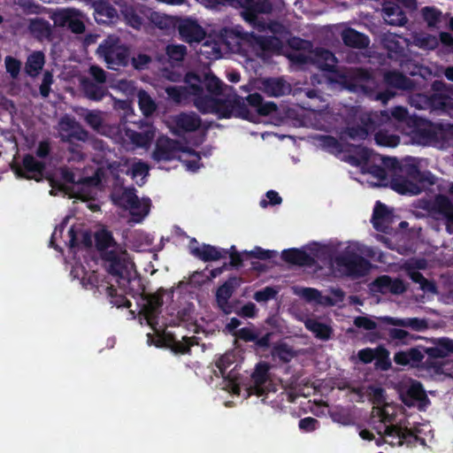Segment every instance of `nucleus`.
I'll return each mask as SVG.
<instances>
[{
  "label": "nucleus",
  "instance_id": "obj_1",
  "mask_svg": "<svg viewBox=\"0 0 453 453\" xmlns=\"http://www.w3.org/2000/svg\"><path fill=\"white\" fill-rule=\"evenodd\" d=\"M188 84L194 105L203 113H212L219 118H229L240 109L242 98L237 96L232 87L225 86L211 73L200 77L189 73L185 77Z\"/></svg>",
  "mask_w": 453,
  "mask_h": 453
},
{
  "label": "nucleus",
  "instance_id": "obj_2",
  "mask_svg": "<svg viewBox=\"0 0 453 453\" xmlns=\"http://www.w3.org/2000/svg\"><path fill=\"white\" fill-rule=\"evenodd\" d=\"M371 401L373 405L371 412V423L376 432L389 440V444L401 446L403 441L412 436V432L402 423L394 424L397 408L386 402L384 390L380 388H371Z\"/></svg>",
  "mask_w": 453,
  "mask_h": 453
},
{
  "label": "nucleus",
  "instance_id": "obj_3",
  "mask_svg": "<svg viewBox=\"0 0 453 453\" xmlns=\"http://www.w3.org/2000/svg\"><path fill=\"white\" fill-rule=\"evenodd\" d=\"M95 238L107 272L114 276L124 277L134 266L126 249L117 244L111 234L105 229L96 232Z\"/></svg>",
  "mask_w": 453,
  "mask_h": 453
},
{
  "label": "nucleus",
  "instance_id": "obj_4",
  "mask_svg": "<svg viewBox=\"0 0 453 453\" xmlns=\"http://www.w3.org/2000/svg\"><path fill=\"white\" fill-rule=\"evenodd\" d=\"M375 255L376 252L372 248L360 243H352L342 255L335 257L334 266H336L342 274L354 278L361 277L365 275L371 268V264L363 256L373 257Z\"/></svg>",
  "mask_w": 453,
  "mask_h": 453
},
{
  "label": "nucleus",
  "instance_id": "obj_5",
  "mask_svg": "<svg viewBox=\"0 0 453 453\" xmlns=\"http://www.w3.org/2000/svg\"><path fill=\"white\" fill-rule=\"evenodd\" d=\"M379 319L392 327L387 329L388 341L395 346L409 345L418 339L406 330L409 328L416 332H421L428 327L427 321L419 318H394L380 317Z\"/></svg>",
  "mask_w": 453,
  "mask_h": 453
},
{
  "label": "nucleus",
  "instance_id": "obj_6",
  "mask_svg": "<svg viewBox=\"0 0 453 453\" xmlns=\"http://www.w3.org/2000/svg\"><path fill=\"white\" fill-rule=\"evenodd\" d=\"M101 181V171L97 170L93 176L82 177L79 171L67 168L60 169V180L52 185L51 195H56L57 189L70 196L82 197L85 187L97 186Z\"/></svg>",
  "mask_w": 453,
  "mask_h": 453
},
{
  "label": "nucleus",
  "instance_id": "obj_7",
  "mask_svg": "<svg viewBox=\"0 0 453 453\" xmlns=\"http://www.w3.org/2000/svg\"><path fill=\"white\" fill-rule=\"evenodd\" d=\"M96 54L103 58L107 67L118 70L128 64L129 50L118 35H108L97 47Z\"/></svg>",
  "mask_w": 453,
  "mask_h": 453
},
{
  "label": "nucleus",
  "instance_id": "obj_8",
  "mask_svg": "<svg viewBox=\"0 0 453 453\" xmlns=\"http://www.w3.org/2000/svg\"><path fill=\"white\" fill-rule=\"evenodd\" d=\"M357 157L354 159L357 165L365 164L366 171L374 176L378 180H383L387 177L385 168L383 166L395 167V160L384 157L379 154L373 153L372 150L358 147L357 149Z\"/></svg>",
  "mask_w": 453,
  "mask_h": 453
},
{
  "label": "nucleus",
  "instance_id": "obj_9",
  "mask_svg": "<svg viewBox=\"0 0 453 453\" xmlns=\"http://www.w3.org/2000/svg\"><path fill=\"white\" fill-rule=\"evenodd\" d=\"M113 199L117 204L129 211L134 222H141L150 212V199H140L134 189H124L119 196H114Z\"/></svg>",
  "mask_w": 453,
  "mask_h": 453
},
{
  "label": "nucleus",
  "instance_id": "obj_10",
  "mask_svg": "<svg viewBox=\"0 0 453 453\" xmlns=\"http://www.w3.org/2000/svg\"><path fill=\"white\" fill-rule=\"evenodd\" d=\"M407 176L395 177L391 183L392 188L402 195H418L422 190L423 176L416 167L403 171Z\"/></svg>",
  "mask_w": 453,
  "mask_h": 453
},
{
  "label": "nucleus",
  "instance_id": "obj_11",
  "mask_svg": "<svg viewBox=\"0 0 453 453\" xmlns=\"http://www.w3.org/2000/svg\"><path fill=\"white\" fill-rule=\"evenodd\" d=\"M81 116L86 123L98 134L111 139L123 138L121 125H111L104 122L101 111H85Z\"/></svg>",
  "mask_w": 453,
  "mask_h": 453
},
{
  "label": "nucleus",
  "instance_id": "obj_12",
  "mask_svg": "<svg viewBox=\"0 0 453 453\" xmlns=\"http://www.w3.org/2000/svg\"><path fill=\"white\" fill-rule=\"evenodd\" d=\"M56 128L58 137L63 142H85L88 138V133L74 119L68 116L61 118Z\"/></svg>",
  "mask_w": 453,
  "mask_h": 453
},
{
  "label": "nucleus",
  "instance_id": "obj_13",
  "mask_svg": "<svg viewBox=\"0 0 453 453\" xmlns=\"http://www.w3.org/2000/svg\"><path fill=\"white\" fill-rule=\"evenodd\" d=\"M401 397L406 405L417 406L419 410H424L430 403L421 383L418 381L406 384L401 391Z\"/></svg>",
  "mask_w": 453,
  "mask_h": 453
},
{
  "label": "nucleus",
  "instance_id": "obj_14",
  "mask_svg": "<svg viewBox=\"0 0 453 453\" xmlns=\"http://www.w3.org/2000/svg\"><path fill=\"white\" fill-rule=\"evenodd\" d=\"M238 4L242 8V16L246 21L254 27H264V25L257 21V15L267 13L272 10L269 0H238Z\"/></svg>",
  "mask_w": 453,
  "mask_h": 453
},
{
  "label": "nucleus",
  "instance_id": "obj_15",
  "mask_svg": "<svg viewBox=\"0 0 453 453\" xmlns=\"http://www.w3.org/2000/svg\"><path fill=\"white\" fill-rule=\"evenodd\" d=\"M414 4V0H395V3L387 1L382 10L384 20L391 26H403L407 19L399 4L412 7Z\"/></svg>",
  "mask_w": 453,
  "mask_h": 453
},
{
  "label": "nucleus",
  "instance_id": "obj_16",
  "mask_svg": "<svg viewBox=\"0 0 453 453\" xmlns=\"http://www.w3.org/2000/svg\"><path fill=\"white\" fill-rule=\"evenodd\" d=\"M123 138L114 139L118 142H130L136 148H149L155 137V129L152 127H148L144 132L139 133L128 129L125 125H121Z\"/></svg>",
  "mask_w": 453,
  "mask_h": 453
},
{
  "label": "nucleus",
  "instance_id": "obj_17",
  "mask_svg": "<svg viewBox=\"0 0 453 453\" xmlns=\"http://www.w3.org/2000/svg\"><path fill=\"white\" fill-rule=\"evenodd\" d=\"M162 305V300L157 296H150L146 303L143 306L142 312L140 313L139 319L142 325L146 323L150 326L156 333H159L160 329H157V314L160 306Z\"/></svg>",
  "mask_w": 453,
  "mask_h": 453
},
{
  "label": "nucleus",
  "instance_id": "obj_18",
  "mask_svg": "<svg viewBox=\"0 0 453 453\" xmlns=\"http://www.w3.org/2000/svg\"><path fill=\"white\" fill-rule=\"evenodd\" d=\"M179 33L181 38L188 42H199L205 36L204 29L192 19H184L180 21L178 26Z\"/></svg>",
  "mask_w": 453,
  "mask_h": 453
},
{
  "label": "nucleus",
  "instance_id": "obj_19",
  "mask_svg": "<svg viewBox=\"0 0 453 453\" xmlns=\"http://www.w3.org/2000/svg\"><path fill=\"white\" fill-rule=\"evenodd\" d=\"M179 152V143L167 137H159L156 142L152 157L156 161H168L175 158Z\"/></svg>",
  "mask_w": 453,
  "mask_h": 453
},
{
  "label": "nucleus",
  "instance_id": "obj_20",
  "mask_svg": "<svg viewBox=\"0 0 453 453\" xmlns=\"http://www.w3.org/2000/svg\"><path fill=\"white\" fill-rule=\"evenodd\" d=\"M371 290L372 292L376 293H381V294H394V295H399L403 294L406 288L403 284V282L399 279L392 280L388 275H383L379 278H377L372 284H371Z\"/></svg>",
  "mask_w": 453,
  "mask_h": 453
},
{
  "label": "nucleus",
  "instance_id": "obj_21",
  "mask_svg": "<svg viewBox=\"0 0 453 453\" xmlns=\"http://www.w3.org/2000/svg\"><path fill=\"white\" fill-rule=\"evenodd\" d=\"M376 115L364 113L360 116L362 127H349L342 134V138L346 135L354 141L364 140L368 134L374 129V118Z\"/></svg>",
  "mask_w": 453,
  "mask_h": 453
},
{
  "label": "nucleus",
  "instance_id": "obj_22",
  "mask_svg": "<svg viewBox=\"0 0 453 453\" xmlns=\"http://www.w3.org/2000/svg\"><path fill=\"white\" fill-rule=\"evenodd\" d=\"M269 365L265 363L258 364L255 371L251 375V384L250 386V394H256L257 395H262L268 389V380H269Z\"/></svg>",
  "mask_w": 453,
  "mask_h": 453
},
{
  "label": "nucleus",
  "instance_id": "obj_23",
  "mask_svg": "<svg viewBox=\"0 0 453 453\" xmlns=\"http://www.w3.org/2000/svg\"><path fill=\"white\" fill-rule=\"evenodd\" d=\"M43 164L37 161L33 156H26L23 159V167L16 168L18 176L27 179H35L39 180L42 175Z\"/></svg>",
  "mask_w": 453,
  "mask_h": 453
},
{
  "label": "nucleus",
  "instance_id": "obj_24",
  "mask_svg": "<svg viewBox=\"0 0 453 453\" xmlns=\"http://www.w3.org/2000/svg\"><path fill=\"white\" fill-rule=\"evenodd\" d=\"M247 42L257 56H261L266 50H274L280 45L279 40L273 36L265 37L254 34L247 36Z\"/></svg>",
  "mask_w": 453,
  "mask_h": 453
},
{
  "label": "nucleus",
  "instance_id": "obj_25",
  "mask_svg": "<svg viewBox=\"0 0 453 453\" xmlns=\"http://www.w3.org/2000/svg\"><path fill=\"white\" fill-rule=\"evenodd\" d=\"M173 123L179 131L193 132L201 127L202 120L195 112H182L173 118Z\"/></svg>",
  "mask_w": 453,
  "mask_h": 453
},
{
  "label": "nucleus",
  "instance_id": "obj_26",
  "mask_svg": "<svg viewBox=\"0 0 453 453\" xmlns=\"http://www.w3.org/2000/svg\"><path fill=\"white\" fill-rule=\"evenodd\" d=\"M263 92L269 96H281L288 94L291 90L290 85L282 79H267L261 82L259 87Z\"/></svg>",
  "mask_w": 453,
  "mask_h": 453
},
{
  "label": "nucleus",
  "instance_id": "obj_27",
  "mask_svg": "<svg viewBox=\"0 0 453 453\" xmlns=\"http://www.w3.org/2000/svg\"><path fill=\"white\" fill-rule=\"evenodd\" d=\"M426 267V262L424 260H418L414 262H407L404 265V269L408 276L416 283L420 285V288L425 290L433 291L434 286L428 282L423 275L416 269H423Z\"/></svg>",
  "mask_w": 453,
  "mask_h": 453
},
{
  "label": "nucleus",
  "instance_id": "obj_28",
  "mask_svg": "<svg viewBox=\"0 0 453 453\" xmlns=\"http://www.w3.org/2000/svg\"><path fill=\"white\" fill-rule=\"evenodd\" d=\"M393 222L391 211L382 203H378L372 217L373 226L381 232H387Z\"/></svg>",
  "mask_w": 453,
  "mask_h": 453
},
{
  "label": "nucleus",
  "instance_id": "obj_29",
  "mask_svg": "<svg viewBox=\"0 0 453 453\" xmlns=\"http://www.w3.org/2000/svg\"><path fill=\"white\" fill-rule=\"evenodd\" d=\"M96 19L99 23L115 22L119 19L118 11L107 1L95 4Z\"/></svg>",
  "mask_w": 453,
  "mask_h": 453
},
{
  "label": "nucleus",
  "instance_id": "obj_30",
  "mask_svg": "<svg viewBox=\"0 0 453 453\" xmlns=\"http://www.w3.org/2000/svg\"><path fill=\"white\" fill-rule=\"evenodd\" d=\"M435 210L439 216L445 220L448 233L453 234V204L451 202L444 196H439L435 202Z\"/></svg>",
  "mask_w": 453,
  "mask_h": 453
},
{
  "label": "nucleus",
  "instance_id": "obj_31",
  "mask_svg": "<svg viewBox=\"0 0 453 453\" xmlns=\"http://www.w3.org/2000/svg\"><path fill=\"white\" fill-rule=\"evenodd\" d=\"M294 293L303 297L308 303L325 306L331 305L334 303L330 301L327 296H323L320 291L312 288H295Z\"/></svg>",
  "mask_w": 453,
  "mask_h": 453
},
{
  "label": "nucleus",
  "instance_id": "obj_32",
  "mask_svg": "<svg viewBox=\"0 0 453 453\" xmlns=\"http://www.w3.org/2000/svg\"><path fill=\"white\" fill-rule=\"evenodd\" d=\"M311 58L322 70L332 71L336 64L334 55L324 49H317L311 52Z\"/></svg>",
  "mask_w": 453,
  "mask_h": 453
},
{
  "label": "nucleus",
  "instance_id": "obj_33",
  "mask_svg": "<svg viewBox=\"0 0 453 453\" xmlns=\"http://www.w3.org/2000/svg\"><path fill=\"white\" fill-rule=\"evenodd\" d=\"M424 358V354L420 348H411L405 351L396 352L394 356V361L401 365H416Z\"/></svg>",
  "mask_w": 453,
  "mask_h": 453
},
{
  "label": "nucleus",
  "instance_id": "obj_34",
  "mask_svg": "<svg viewBox=\"0 0 453 453\" xmlns=\"http://www.w3.org/2000/svg\"><path fill=\"white\" fill-rule=\"evenodd\" d=\"M114 3L119 6L126 23L134 28H140L142 19L136 13L134 6L123 0H114Z\"/></svg>",
  "mask_w": 453,
  "mask_h": 453
},
{
  "label": "nucleus",
  "instance_id": "obj_35",
  "mask_svg": "<svg viewBox=\"0 0 453 453\" xmlns=\"http://www.w3.org/2000/svg\"><path fill=\"white\" fill-rule=\"evenodd\" d=\"M341 36L345 45L349 47L363 49L369 44V39L365 35L352 28L343 29Z\"/></svg>",
  "mask_w": 453,
  "mask_h": 453
},
{
  "label": "nucleus",
  "instance_id": "obj_36",
  "mask_svg": "<svg viewBox=\"0 0 453 453\" xmlns=\"http://www.w3.org/2000/svg\"><path fill=\"white\" fill-rule=\"evenodd\" d=\"M305 327L311 331L315 337L322 341L331 338L333 329L330 326L322 323L315 319H308L304 321Z\"/></svg>",
  "mask_w": 453,
  "mask_h": 453
},
{
  "label": "nucleus",
  "instance_id": "obj_37",
  "mask_svg": "<svg viewBox=\"0 0 453 453\" xmlns=\"http://www.w3.org/2000/svg\"><path fill=\"white\" fill-rule=\"evenodd\" d=\"M45 64V56L42 51H34L31 53L25 64L26 73L32 77L39 74Z\"/></svg>",
  "mask_w": 453,
  "mask_h": 453
},
{
  "label": "nucleus",
  "instance_id": "obj_38",
  "mask_svg": "<svg viewBox=\"0 0 453 453\" xmlns=\"http://www.w3.org/2000/svg\"><path fill=\"white\" fill-rule=\"evenodd\" d=\"M232 294V286L227 282L219 287L216 293L218 306L226 314L232 312V305L228 303V299L231 297Z\"/></svg>",
  "mask_w": 453,
  "mask_h": 453
},
{
  "label": "nucleus",
  "instance_id": "obj_39",
  "mask_svg": "<svg viewBox=\"0 0 453 453\" xmlns=\"http://www.w3.org/2000/svg\"><path fill=\"white\" fill-rule=\"evenodd\" d=\"M226 49V43L223 42L206 41L201 46L200 52L208 58L218 59L223 56V51Z\"/></svg>",
  "mask_w": 453,
  "mask_h": 453
},
{
  "label": "nucleus",
  "instance_id": "obj_40",
  "mask_svg": "<svg viewBox=\"0 0 453 453\" xmlns=\"http://www.w3.org/2000/svg\"><path fill=\"white\" fill-rule=\"evenodd\" d=\"M82 88L85 96L93 101H101L107 94L108 90L102 84L94 83L90 81H84Z\"/></svg>",
  "mask_w": 453,
  "mask_h": 453
},
{
  "label": "nucleus",
  "instance_id": "obj_41",
  "mask_svg": "<svg viewBox=\"0 0 453 453\" xmlns=\"http://www.w3.org/2000/svg\"><path fill=\"white\" fill-rule=\"evenodd\" d=\"M28 27L31 34L38 39L48 38L51 34L50 23L42 19H31Z\"/></svg>",
  "mask_w": 453,
  "mask_h": 453
},
{
  "label": "nucleus",
  "instance_id": "obj_42",
  "mask_svg": "<svg viewBox=\"0 0 453 453\" xmlns=\"http://www.w3.org/2000/svg\"><path fill=\"white\" fill-rule=\"evenodd\" d=\"M384 80L388 85L400 89H410L412 86L410 79L396 72L385 73Z\"/></svg>",
  "mask_w": 453,
  "mask_h": 453
},
{
  "label": "nucleus",
  "instance_id": "obj_43",
  "mask_svg": "<svg viewBox=\"0 0 453 453\" xmlns=\"http://www.w3.org/2000/svg\"><path fill=\"white\" fill-rule=\"evenodd\" d=\"M249 104L256 108H257V111L261 115H268L269 113L274 111L276 110V105L273 103H263L262 96L254 93L246 97Z\"/></svg>",
  "mask_w": 453,
  "mask_h": 453
},
{
  "label": "nucleus",
  "instance_id": "obj_44",
  "mask_svg": "<svg viewBox=\"0 0 453 453\" xmlns=\"http://www.w3.org/2000/svg\"><path fill=\"white\" fill-rule=\"evenodd\" d=\"M138 104L142 112L145 116H150L157 109V104L151 96L144 90L137 93Z\"/></svg>",
  "mask_w": 453,
  "mask_h": 453
},
{
  "label": "nucleus",
  "instance_id": "obj_45",
  "mask_svg": "<svg viewBox=\"0 0 453 453\" xmlns=\"http://www.w3.org/2000/svg\"><path fill=\"white\" fill-rule=\"evenodd\" d=\"M165 92L175 103H182L192 96L191 89L187 84L186 86H173L165 88Z\"/></svg>",
  "mask_w": 453,
  "mask_h": 453
},
{
  "label": "nucleus",
  "instance_id": "obj_46",
  "mask_svg": "<svg viewBox=\"0 0 453 453\" xmlns=\"http://www.w3.org/2000/svg\"><path fill=\"white\" fill-rule=\"evenodd\" d=\"M194 253L203 261H216L222 257L221 252L211 245L197 248L194 250Z\"/></svg>",
  "mask_w": 453,
  "mask_h": 453
},
{
  "label": "nucleus",
  "instance_id": "obj_47",
  "mask_svg": "<svg viewBox=\"0 0 453 453\" xmlns=\"http://www.w3.org/2000/svg\"><path fill=\"white\" fill-rule=\"evenodd\" d=\"M75 13V8H63L51 12L50 19L54 25L58 27H65L68 20L72 18V14Z\"/></svg>",
  "mask_w": 453,
  "mask_h": 453
},
{
  "label": "nucleus",
  "instance_id": "obj_48",
  "mask_svg": "<svg viewBox=\"0 0 453 453\" xmlns=\"http://www.w3.org/2000/svg\"><path fill=\"white\" fill-rule=\"evenodd\" d=\"M413 44L425 50H434L438 46V40L435 36L426 34H416L413 35Z\"/></svg>",
  "mask_w": 453,
  "mask_h": 453
},
{
  "label": "nucleus",
  "instance_id": "obj_49",
  "mask_svg": "<svg viewBox=\"0 0 453 453\" xmlns=\"http://www.w3.org/2000/svg\"><path fill=\"white\" fill-rule=\"evenodd\" d=\"M128 173L139 185H142L143 183L144 178L148 175L149 165L146 163L138 160L132 164V166Z\"/></svg>",
  "mask_w": 453,
  "mask_h": 453
},
{
  "label": "nucleus",
  "instance_id": "obj_50",
  "mask_svg": "<svg viewBox=\"0 0 453 453\" xmlns=\"http://www.w3.org/2000/svg\"><path fill=\"white\" fill-rule=\"evenodd\" d=\"M84 14L75 9V13L72 14V18L68 20L67 27L75 34H82L85 31Z\"/></svg>",
  "mask_w": 453,
  "mask_h": 453
},
{
  "label": "nucleus",
  "instance_id": "obj_51",
  "mask_svg": "<svg viewBox=\"0 0 453 453\" xmlns=\"http://www.w3.org/2000/svg\"><path fill=\"white\" fill-rule=\"evenodd\" d=\"M375 141L380 146L395 147L399 143V136L380 130L375 134Z\"/></svg>",
  "mask_w": 453,
  "mask_h": 453
},
{
  "label": "nucleus",
  "instance_id": "obj_52",
  "mask_svg": "<svg viewBox=\"0 0 453 453\" xmlns=\"http://www.w3.org/2000/svg\"><path fill=\"white\" fill-rule=\"evenodd\" d=\"M279 290L273 287H265V288L255 292L253 298L257 303H266L269 300L274 299L278 295Z\"/></svg>",
  "mask_w": 453,
  "mask_h": 453
},
{
  "label": "nucleus",
  "instance_id": "obj_53",
  "mask_svg": "<svg viewBox=\"0 0 453 453\" xmlns=\"http://www.w3.org/2000/svg\"><path fill=\"white\" fill-rule=\"evenodd\" d=\"M166 54L173 61H181L187 54V48L180 44H171L166 47Z\"/></svg>",
  "mask_w": 453,
  "mask_h": 453
},
{
  "label": "nucleus",
  "instance_id": "obj_54",
  "mask_svg": "<svg viewBox=\"0 0 453 453\" xmlns=\"http://www.w3.org/2000/svg\"><path fill=\"white\" fill-rule=\"evenodd\" d=\"M423 17L429 27H435L441 19V12L433 7H426L422 11Z\"/></svg>",
  "mask_w": 453,
  "mask_h": 453
},
{
  "label": "nucleus",
  "instance_id": "obj_55",
  "mask_svg": "<svg viewBox=\"0 0 453 453\" xmlns=\"http://www.w3.org/2000/svg\"><path fill=\"white\" fill-rule=\"evenodd\" d=\"M273 356L278 357L283 362L290 361L294 357V352L287 344H280L273 348Z\"/></svg>",
  "mask_w": 453,
  "mask_h": 453
},
{
  "label": "nucleus",
  "instance_id": "obj_56",
  "mask_svg": "<svg viewBox=\"0 0 453 453\" xmlns=\"http://www.w3.org/2000/svg\"><path fill=\"white\" fill-rule=\"evenodd\" d=\"M4 65L6 72L12 79H16L19 76L21 68V62L19 60L12 56H7L4 58Z\"/></svg>",
  "mask_w": 453,
  "mask_h": 453
},
{
  "label": "nucleus",
  "instance_id": "obj_57",
  "mask_svg": "<svg viewBox=\"0 0 453 453\" xmlns=\"http://www.w3.org/2000/svg\"><path fill=\"white\" fill-rule=\"evenodd\" d=\"M401 37L395 35H387L383 39V43L388 50L397 52L403 50V45L399 41Z\"/></svg>",
  "mask_w": 453,
  "mask_h": 453
},
{
  "label": "nucleus",
  "instance_id": "obj_58",
  "mask_svg": "<svg viewBox=\"0 0 453 453\" xmlns=\"http://www.w3.org/2000/svg\"><path fill=\"white\" fill-rule=\"evenodd\" d=\"M422 132L426 134V142L429 144H434L436 141L442 136V130L434 125L422 129Z\"/></svg>",
  "mask_w": 453,
  "mask_h": 453
},
{
  "label": "nucleus",
  "instance_id": "obj_59",
  "mask_svg": "<svg viewBox=\"0 0 453 453\" xmlns=\"http://www.w3.org/2000/svg\"><path fill=\"white\" fill-rule=\"evenodd\" d=\"M346 78L358 83L369 80L370 73L363 69H349L346 72Z\"/></svg>",
  "mask_w": 453,
  "mask_h": 453
},
{
  "label": "nucleus",
  "instance_id": "obj_60",
  "mask_svg": "<svg viewBox=\"0 0 453 453\" xmlns=\"http://www.w3.org/2000/svg\"><path fill=\"white\" fill-rule=\"evenodd\" d=\"M194 342L191 338L183 337L181 341H174L172 344V349L175 353H187Z\"/></svg>",
  "mask_w": 453,
  "mask_h": 453
},
{
  "label": "nucleus",
  "instance_id": "obj_61",
  "mask_svg": "<svg viewBox=\"0 0 453 453\" xmlns=\"http://www.w3.org/2000/svg\"><path fill=\"white\" fill-rule=\"evenodd\" d=\"M234 356L233 353H226L217 361L216 365L222 377L226 376V369L234 362Z\"/></svg>",
  "mask_w": 453,
  "mask_h": 453
},
{
  "label": "nucleus",
  "instance_id": "obj_62",
  "mask_svg": "<svg viewBox=\"0 0 453 453\" xmlns=\"http://www.w3.org/2000/svg\"><path fill=\"white\" fill-rule=\"evenodd\" d=\"M88 73L96 83L104 84L106 82L107 74L102 67L93 65L89 67Z\"/></svg>",
  "mask_w": 453,
  "mask_h": 453
},
{
  "label": "nucleus",
  "instance_id": "obj_63",
  "mask_svg": "<svg viewBox=\"0 0 453 453\" xmlns=\"http://www.w3.org/2000/svg\"><path fill=\"white\" fill-rule=\"evenodd\" d=\"M52 82H53L52 74L49 72H46L43 74L42 81L40 86V94L42 95V96L47 97L49 96L50 90V86H51Z\"/></svg>",
  "mask_w": 453,
  "mask_h": 453
},
{
  "label": "nucleus",
  "instance_id": "obj_64",
  "mask_svg": "<svg viewBox=\"0 0 453 453\" xmlns=\"http://www.w3.org/2000/svg\"><path fill=\"white\" fill-rule=\"evenodd\" d=\"M284 257L286 260L294 263L302 265L306 260V256L304 253L298 250H291L284 253Z\"/></svg>",
  "mask_w": 453,
  "mask_h": 453
}]
</instances>
